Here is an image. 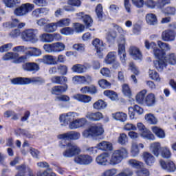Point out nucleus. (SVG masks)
I'll use <instances>...</instances> for the list:
<instances>
[{
    "instance_id": "8",
    "label": "nucleus",
    "mask_w": 176,
    "mask_h": 176,
    "mask_svg": "<svg viewBox=\"0 0 176 176\" xmlns=\"http://www.w3.org/2000/svg\"><path fill=\"white\" fill-rule=\"evenodd\" d=\"M118 56L120 57V61L122 64H126V60H127V55L126 54V38L124 36L121 35L118 40Z\"/></svg>"
},
{
    "instance_id": "40",
    "label": "nucleus",
    "mask_w": 176,
    "mask_h": 176,
    "mask_svg": "<svg viewBox=\"0 0 176 176\" xmlns=\"http://www.w3.org/2000/svg\"><path fill=\"white\" fill-rule=\"evenodd\" d=\"M147 91L146 89L142 90L136 96V101L138 104H144L145 102V96H146Z\"/></svg>"
},
{
    "instance_id": "38",
    "label": "nucleus",
    "mask_w": 176,
    "mask_h": 176,
    "mask_svg": "<svg viewBox=\"0 0 176 176\" xmlns=\"http://www.w3.org/2000/svg\"><path fill=\"white\" fill-rule=\"evenodd\" d=\"M39 39L41 42L43 43H52V34L49 33H43L39 35Z\"/></svg>"
},
{
    "instance_id": "57",
    "label": "nucleus",
    "mask_w": 176,
    "mask_h": 176,
    "mask_svg": "<svg viewBox=\"0 0 176 176\" xmlns=\"http://www.w3.org/2000/svg\"><path fill=\"white\" fill-rule=\"evenodd\" d=\"M75 30L72 28L66 27L60 30V34L63 35H72Z\"/></svg>"
},
{
    "instance_id": "15",
    "label": "nucleus",
    "mask_w": 176,
    "mask_h": 176,
    "mask_svg": "<svg viewBox=\"0 0 176 176\" xmlns=\"http://www.w3.org/2000/svg\"><path fill=\"white\" fill-rule=\"evenodd\" d=\"M60 140H72L75 141L80 138V133L75 131H69L66 133L60 134L58 136Z\"/></svg>"
},
{
    "instance_id": "11",
    "label": "nucleus",
    "mask_w": 176,
    "mask_h": 176,
    "mask_svg": "<svg viewBox=\"0 0 176 176\" xmlns=\"http://www.w3.org/2000/svg\"><path fill=\"white\" fill-rule=\"evenodd\" d=\"M144 47L147 50L153 49V54L156 58H160L163 54H166V52H164L163 51H161L160 49L157 48V45H156V43L155 42L149 43V41L146 40L144 41Z\"/></svg>"
},
{
    "instance_id": "9",
    "label": "nucleus",
    "mask_w": 176,
    "mask_h": 176,
    "mask_svg": "<svg viewBox=\"0 0 176 176\" xmlns=\"http://www.w3.org/2000/svg\"><path fill=\"white\" fill-rule=\"evenodd\" d=\"M34 8H35L34 4H31L30 3H23L14 10V14H15V16H18L19 17L27 16L30 12L32 11Z\"/></svg>"
},
{
    "instance_id": "6",
    "label": "nucleus",
    "mask_w": 176,
    "mask_h": 176,
    "mask_svg": "<svg viewBox=\"0 0 176 176\" xmlns=\"http://www.w3.org/2000/svg\"><path fill=\"white\" fill-rule=\"evenodd\" d=\"M12 85H31V83H45V80L41 77L23 78L19 77L11 80Z\"/></svg>"
},
{
    "instance_id": "43",
    "label": "nucleus",
    "mask_w": 176,
    "mask_h": 176,
    "mask_svg": "<svg viewBox=\"0 0 176 176\" xmlns=\"http://www.w3.org/2000/svg\"><path fill=\"white\" fill-rule=\"evenodd\" d=\"M57 27L56 22L47 23V25L44 27V31L48 33L54 32L57 30Z\"/></svg>"
},
{
    "instance_id": "50",
    "label": "nucleus",
    "mask_w": 176,
    "mask_h": 176,
    "mask_svg": "<svg viewBox=\"0 0 176 176\" xmlns=\"http://www.w3.org/2000/svg\"><path fill=\"white\" fill-rule=\"evenodd\" d=\"M71 23V19L66 18V19H60L56 22L57 27L61 28V27H68Z\"/></svg>"
},
{
    "instance_id": "33",
    "label": "nucleus",
    "mask_w": 176,
    "mask_h": 176,
    "mask_svg": "<svg viewBox=\"0 0 176 176\" xmlns=\"http://www.w3.org/2000/svg\"><path fill=\"white\" fill-rule=\"evenodd\" d=\"M144 119L148 124H157V118L152 113H148L144 116Z\"/></svg>"
},
{
    "instance_id": "3",
    "label": "nucleus",
    "mask_w": 176,
    "mask_h": 176,
    "mask_svg": "<svg viewBox=\"0 0 176 176\" xmlns=\"http://www.w3.org/2000/svg\"><path fill=\"white\" fill-rule=\"evenodd\" d=\"M157 60L154 61V65L157 71H163L167 64L170 65H176V54L169 53L166 56L163 54L160 58H157Z\"/></svg>"
},
{
    "instance_id": "22",
    "label": "nucleus",
    "mask_w": 176,
    "mask_h": 176,
    "mask_svg": "<svg viewBox=\"0 0 176 176\" xmlns=\"http://www.w3.org/2000/svg\"><path fill=\"white\" fill-rule=\"evenodd\" d=\"M150 151L155 157H159L160 155V151H162V146L160 142H153L150 145Z\"/></svg>"
},
{
    "instance_id": "17",
    "label": "nucleus",
    "mask_w": 176,
    "mask_h": 176,
    "mask_svg": "<svg viewBox=\"0 0 176 176\" xmlns=\"http://www.w3.org/2000/svg\"><path fill=\"white\" fill-rule=\"evenodd\" d=\"M92 45L95 47L96 50L97 54H98L100 58H102V53L105 50V45L102 41L100 40L99 38H96L92 41Z\"/></svg>"
},
{
    "instance_id": "19",
    "label": "nucleus",
    "mask_w": 176,
    "mask_h": 176,
    "mask_svg": "<svg viewBox=\"0 0 176 176\" xmlns=\"http://www.w3.org/2000/svg\"><path fill=\"white\" fill-rule=\"evenodd\" d=\"M85 118L91 122H100L104 116H102V113L100 111H88L85 115Z\"/></svg>"
},
{
    "instance_id": "2",
    "label": "nucleus",
    "mask_w": 176,
    "mask_h": 176,
    "mask_svg": "<svg viewBox=\"0 0 176 176\" xmlns=\"http://www.w3.org/2000/svg\"><path fill=\"white\" fill-rule=\"evenodd\" d=\"M79 113L76 112H68L60 114L59 116V120L61 126H68L70 130H76V129H80L87 124V120L86 118H79Z\"/></svg>"
},
{
    "instance_id": "16",
    "label": "nucleus",
    "mask_w": 176,
    "mask_h": 176,
    "mask_svg": "<svg viewBox=\"0 0 176 176\" xmlns=\"http://www.w3.org/2000/svg\"><path fill=\"white\" fill-rule=\"evenodd\" d=\"M160 164L162 168L167 171V173H174L176 170L175 164L173 161L165 162L163 160H160Z\"/></svg>"
},
{
    "instance_id": "10",
    "label": "nucleus",
    "mask_w": 176,
    "mask_h": 176,
    "mask_svg": "<svg viewBox=\"0 0 176 176\" xmlns=\"http://www.w3.org/2000/svg\"><path fill=\"white\" fill-rule=\"evenodd\" d=\"M66 148V151L63 152L64 157H74L76 155H79L81 151L80 148L74 142L67 143Z\"/></svg>"
},
{
    "instance_id": "37",
    "label": "nucleus",
    "mask_w": 176,
    "mask_h": 176,
    "mask_svg": "<svg viewBox=\"0 0 176 176\" xmlns=\"http://www.w3.org/2000/svg\"><path fill=\"white\" fill-rule=\"evenodd\" d=\"M116 60V52H109L104 58V63L106 64H112L115 63Z\"/></svg>"
},
{
    "instance_id": "29",
    "label": "nucleus",
    "mask_w": 176,
    "mask_h": 176,
    "mask_svg": "<svg viewBox=\"0 0 176 176\" xmlns=\"http://www.w3.org/2000/svg\"><path fill=\"white\" fill-rule=\"evenodd\" d=\"M146 22L148 25H157V16L155 14H147L146 15Z\"/></svg>"
},
{
    "instance_id": "26",
    "label": "nucleus",
    "mask_w": 176,
    "mask_h": 176,
    "mask_svg": "<svg viewBox=\"0 0 176 176\" xmlns=\"http://www.w3.org/2000/svg\"><path fill=\"white\" fill-rule=\"evenodd\" d=\"M143 159L147 164V166H153V163H155V159L153 155H152L149 152H144L143 153Z\"/></svg>"
},
{
    "instance_id": "41",
    "label": "nucleus",
    "mask_w": 176,
    "mask_h": 176,
    "mask_svg": "<svg viewBox=\"0 0 176 176\" xmlns=\"http://www.w3.org/2000/svg\"><path fill=\"white\" fill-rule=\"evenodd\" d=\"M157 43L158 47L161 49L160 51L164 53H165L164 52H170V50H171V46H170V44L168 43H164L162 41H158Z\"/></svg>"
},
{
    "instance_id": "62",
    "label": "nucleus",
    "mask_w": 176,
    "mask_h": 176,
    "mask_svg": "<svg viewBox=\"0 0 176 176\" xmlns=\"http://www.w3.org/2000/svg\"><path fill=\"white\" fill-rule=\"evenodd\" d=\"M73 49L77 52H80V53H83V52L85 50V44L82 43L74 44L73 45Z\"/></svg>"
},
{
    "instance_id": "47",
    "label": "nucleus",
    "mask_w": 176,
    "mask_h": 176,
    "mask_svg": "<svg viewBox=\"0 0 176 176\" xmlns=\"http://www.w3.org/2000/svg\"><path fill=\"white\" fill-rule=\"evenodd\" d=\"M131 153L133 157L138 156V154L140 153V148H138V144L137 143V142H132Z\"/></svg>"
},
{
    "instance_id": "32",
    "label": "nucleus",
    "mask_w": 176,
    "mask_h": 176,
    "mask_svg": "<svg viewBox=\"0 0 176 176\" xmlns=\"http://www.w3.org/2000/svg\"><path fill=\"white\" fill-rule=\"evenodd\" d=\"M72 71L76 74H85L87 71V67L85 66V65L76 64L72 66Z\"/></svg>"
},
{
    "instance_id": "56",
    "label": "nucleus",
    "mask_w": 176,
    "mask_h": 176,
    "mask_svg": "<svg viewBox=\"0 0 176 176\" xmlns=\"http://www.w3.org/2000/svg\"><path fill=\"white\" fill-rule=\"evenodd\" d=\"M122 93L124 95H125L126 97H131V89H130V87L127 84H124L122 85Z\"/></svg>"
},
{
    "instance_id": "20",
    "label": "nucleus",
    "mask_w": 176,
    "mask_h": 176,
    "mask_svg": "<svg viewBox=\"0 0 176 176\" xmlns=\"http://www.w3.org/2000/svg\"><path fill=\"white\" fill-rule=\"evenodd\" d=\"M129 56L133 58V60H142V53L140 49L135 46H131L129 50Z\"/></svg>"
},
{
    "instance_id": "28",
    "label": "nucleus",
    "mask_w": 176,
    "mask_h": 176,
    "mask_svg": "<svg viewBox=\"0 0 176 176\" xmlns=\"http://www.w3.org/2000/svg\"><path fill=\"white\" fill-rule=\"evenodd\" d=\"M144 104L147 107H153L156 104V96L155 94L152 93L148 94L145 98Z\"/></svg>"
},
{
    "instance_id": "45",
    "label": "nucleus",
    "mask_w": 176,
    "mask_h": 176,
    "mask_svg": "<svg viewBox=\"0 0 176 176\" xmlns=\"http://www.w3.org/2000/svg\"><path fill=\"white\" fill-rule=\"evenodd\" d=\"M19 54L14 52H8L2 58L4 61H9V60H16L19 57Z\"/></svg>"
},
{
    "instance_id": "60",
    "label": "nucleus",
    "mask_w": 176,
    "mask_h": 176,
    "mask_svg": "<svg viewBox=\"0 0 176 176\" xmlns=\"http://www.w3.org/2000/svg\"><path fill=\"white\" fill-rule=\"evenodd\" d=\"M142 137L143 138H146V140H149L150 141H155V135L151 132L148 129H147V132L142 133Z\"/></svg>"
},
{
    "instance_id": "1",
    "label": "nucleus",
    "mask_w": 176,
    "mask_h": 176,
    "mask_svg": "<svg viewBox=\"0 0 176 176\" xmlns=\"http://www.w3.org/2000/svg\"><path fill=\"white\" fill-rule=\"evenodd\" d=\"M109 153L107 152L102 153L98 155L96 158V162L99 166H116L122 163L124 159L129 156V151L127 148L121 147L119 149L115 150L109 160ZM109 160V162L108 161Z\"/></svg>"
},
{
    "instance_id": "12",
    "label": "nucleus",
    "mask_w": 176,
    "mask_h": 176,
    "mask_svg": "<svg viewBox=\"0 0 176 176\" xmlns=\"http://www.w3.org/2000/svg\"><path fill=\"white\" fill-rule=\"evenodd\" d=\"M144 47L147 50L153 49V54L156 58H160L163 54H166V52H164L163 51H161L160 49L157 48V45H156V43L155 42L149 43V41L146 40L144 41Z\"/></svg>"
},
{
    "instance_id": "61",
    "label": "nucleus",
    "mask_w": 176,
    "mask_h": 176,
    "mask_svg": "<svg viewBox=\"0 0 176 176\" xmlns=\"http://www.w3.org/2000/svg\"><path fill=\"white\" fill-rule=\"evenodd\" d=\"M83 79H85V76H76L72 78L73 83H75L76 85H82L84 83Z\"/></svg>"
},
{
    "instance_id": "30",
    "label": "nucleus",
    "mask_w": 176,
    "mask_h": 176,
    "mask_svg": "<svg viewBox=\"0 0 176 176\" xmlns=\"http://www.w3.org/2000/svg\"><path fill=\"white\" fill-rule=\"evenodd\" d=\"M68 89V85L64 86L56 85L52 88V94H61V93H65Z\"/></svg>"
},
{
    "instance_id": "39",
    "label": "nucleus",
    "mask_w": 176,
    "mask_h": 176,
    "mask_svg": "<svg viewBox=\"0 0 176 176\" xmlns=\"http://www.w3.org/2000/svg\"><path fill=\"white\" fill-rule=\"evenodd\" d=\"M127 163L131 167H133V168H142L144 167V163L137 161L135 159L129 160Z\"/></svg>"
},
{
    "instance_id": "23",
    "label": "nucleus",
    "mask_w": 176,
    "mask_h": 176,
    "mask_svg": "<svg viewBox=\"0 0 176 176\" xmlns=\"http://www.w3.org/2000/svg\"><path fill=\"white\" fill-rule=\"evenodd\" d=\"M40 63H43V64H46L47 65H56L57 64L56 58L52 55L44 56L43 58L40 59Z\"/></svg>"
},
{
    "instance_id": "24",
    "label": "nucleus",
    "mask_w": 176,
    "mask_h": 176,
    "mask_svg": "<svg viewBox=\"0 0 176 176\" xmlns=\"http://www.w3.org/2000/svg\"><path fill=\"white\" fill-rule=\"evenodd\" d=\"M97 148L100 151L104 152L112 151V143L107 141H102L97 144Z\"/></svg>"
},
{
    "instance_id": "4",
    "label": "nucleus",
    "mask_w": 176,
    "mask_h": 176,
    "mask_svg": "<svg viewBox=\"0 0 176 176\" xmlns=\"http://www.w3.org/2000/svg\"><path fill=\"white\" fill-rule=\"evenodd\" d=\"M104 134V128L100 124L91 125L88 129L82 132V137L89 138V137H100Z\"/></svg>"
},
{
    "instance_id": "55",
    "label": "nucleus",
    "mask_w": 176,
    "mask_h": 176,
    "mask_svg": "<svg viewBox=\"0 0 176 176\" xmlns=\"http://www.w3.org/2000/svg\"><path fill=\"white\" fill-rule=\"evenodd\" d=\"M127 142H129L127 135H126V133H121L118 138V143H120V145H126Z\"/></svg>"
},
{
    "instance_id": "21",
    "label": "nucleus",
    "mask_w": 176,
    "mask_h": 176,
    "mask_svg": "<svg viewBox=\"0 0 176 176\" xmlns=\"http://www.w3.org/2000/svg\"><path fill=\"white\" fill-rule=\"evenodd\" d=\"M23 69L24 71H28V72H38L41 68L39 65L36 63H26L22 65Z\"/></svg>"
},
{
    "instance_id": "35",
    "label": "nucleus",
    "mask_w": 176,
    "mask_h": 176,
    "mask_svg": "<svg viewBox=\"0 0 176 176\" xmlns=\"http://www.w3.org/2000/svg\"><path fill=\"white\" fill-rule=\"evenodd\" d=\"M112 118L119 122H126V120H127V114L123 112H117L112 113Z\"/></svg>"
},
{
    "instance_id": "49",
    "label": "nucleus",
    "mask_w": 176,
    "mask_h": 176,
    "mask_svg": "<svg viewBox=\"0 0 176 176\" xmlns=\"http://www.w3.org/2000/svg\"><path fill=\"white\" fill-rule=\"evenodd\" d=\"M30 50V48L28 47H25L24 45H19L16 47H14L12 49V52H16V53H24L27 55V52Z\"/></svg>"
},
{
    "instance_id": "54",
    "label": "nucleus",
    "mask_w": 176,
    "mask_h": 176,
    "mask_svg": "<svg viewBox=\"0 0 176 176\" xmlns=\"http://www.w3.org/2000/svg\"><path fill=\"white\" fill-rule=\"evenodd\" d=\"M36 23L38 27H46L48 23H50V20L47 18H41L36 21Z\"/></svg>"
},
{
    "instance_id": "18",
    "label": "nucleus",
    "mask_w": 176,
    "mask_h": 176,
    "mask_svg": "<svg viewBox=\"0 0 176 176\" xmlns=\"http://www.w3.org/2000/svg\"><path fill=\"white\" fill-rule=\"evenodd\" d=\"M175 36V31L173 30H166L162 33V41H164V42H174Z\"/></svg>"
},
{
    "instance_id": "46",
    "label": "nucleus",
    "mask_w": 176,
    "mask_h": 176,
    "mask_svg": "<svg viewBox=\"0 0 176 176\" xmlns=\"http://www.w3.org/2000/svg\"><path fill=\"white\" fill-rule=\"evenodd\" d=\"M160 155L163 159H170L171 157V151L168 147H162Z\"/></svg>"
},
{
    "instance_id": "59",
    "label": "nucleus",
    "mask_w": 176,
    "mask_h": 176,
    "mask_svg": "<svg viewBox=\"0 0 176 176\" xmlns=\"http://www.w3.org/2000/svg\"><path fill=\"white\" fill-rule=\"evenodd\" d=\"M28 56L29 55H23L21 56H18L16 60H13L14 64H21V63H24L25 61H27L28 60Z\"/></svg>"
},
{
    "instance_id": "58",
    "label": "nucleus",
    "mask_w": 176,
    "mask_h": 176,
    "mask_svg": "<svg viewBox=\"0 0 176 176\" xmlns=\"http://www.w3.org/2000/svg\"><path fill=\"white\" fill-rule=\"evenodd\" d=\"M98 85L102 89H109L111 87V82L105 79H101L98 81Z\"/></svg>"
},
{
    "instance_id": "64",
    "label": "nucleus",
    "mask_w": 176,
    "mask_h": 176,
    "mask_svg": "<svg viewBox=\"0 0 176 176\" xmlns=\"http://www.w3.org/2000/svg\"><path fill=\"white\" fill-rule=\"evenodd\" d=\"M137 176H149V170L146 168H142L136 172Z\"/></svg>"
},
{
    "instance_id": "36",
    "label": "nucleus",
    "mask_w": 176,
    "mask_h": 176,
    "mask_svg": "<svg viewBox=\"0 0 176 176\" xmlns=\"http://www.w3.org/2000/svg\"><path fill=\"white\" fill-rule=\"evenodd\" d=\"M104 96L106 97H108L111 100V101H118L119 100V96H118V94L112 90H105L103 92Z\"/></svg>"
},
{
    "instance_id": "25",
    "label": "nucleus",
    "mask_w": 176,
    "mask_h": 176,
    "mask_svg": "<svg viewBox=\"0 0 176 176\" xmlns=\"http://www.w3.org/2000/svg\"><path fill=\"white\" fill-rule=\"evenodd\" d=\"M51 82L54 85H64L68 82V78L64 76H54L51 78Z\"/></svg>"
},
{
    "instance_id": "27",
    "label": "nucleus",
    "mask_w": 176,
    "mask_h": 176,
    "mask_svg": "<svg viewBox=\"0 0 176 176\" xmlns=\"http://www.w3.org/2000/svg\"><path fill=\"white\" fill-rule=\"evenodd\" d=\"M151 130L157 138H160L161 140L166 138V133L162 128L154 126L151 127Z\"/></svg>"
},
{
    "instance_id": "13",
    "label": "nucleus",
    "mask_w": 176,
    "mask_h": 176,
    "mask_svg": "<svg viewBox=\"0 0 176 176\" xmlns=\"http://www.w3.org/2000/svg\"><path fill=\"white\" fill-rule=\"evenodd\" d=\"M74 162L77 164L89 166V164L93 163V157L89 155H80L75 157Z\"/></svg>"
},
{
    "instance_id": "52",
    "label": "nucleus",
    "mask_w": 176,
    "mask_h": 176,
    "mask_svg": "<svg viewBox=\"0 0 176 176\" xmlns=\"http://www.w3.org/2000/svg\"><path fill=\"white\" fill-rule=\"evenodd\" d=\"M170 3H171L170 0H157L155 2V6L158 9H163L166 5H170Z\"/></svg>"
},
{
    "instance_id": "63",
    "label": "nucleus",
    "mask_w": 176,
    "mask_h": 176,
    "mask_svg": "<svg viewBox=\"0 0 176 176\" xmlns=\"http://www.w3.org/2000/svg\"><path fill=\"white\" fill-rule=\"evenodd\" d=\"M118 170L115 168L106 170L103 173H102V176H113L116 175Z\"/></svg>"
},
{
    "instance_id": "44",
    "label": "nucleus",
    "mask_w": 176,
    "mask_h": 176,
    "mask_svg": "<svg viewBox=\"0 0 176 176\" xmlns=\"http://www.w3.org/2000/svg\"><path fill=\"white\" fill-rule=\"evenodd\" d=\"M162 12L166 16H175L176 8L174 6H168L162 10Z\"/></svg>"
},
{
    "instance_id": "34",
    "label": "nucleus",
    "mask_w": 176,
    "mask_h": 176,
    "mask_svg": "<svg viewBox=\"0 0 176 176\" xmlns=\"http://www.w3.org/2000/svg\"><path fill=\"white\" fill-rule=\"evenodd\" d=\"M107 105L105 101L100 99L94 103L93 108L96 111H102V109H105L107 108Z\"/></svg>"
},
{
    "instance_id": "31",
    "label": "nucleus",
    "mask_w": 176,
    "mask_h": 176,
    "mask_svg": "<svg viewBox=\"0 0 176 176\" xmlns=\"http://www.w3.org/2000/svg\"><path fill=\"white\" fill-rule=\"evenodd\" d=\"M28 49L27 56H30V57H39V56L42 55V51L38 48L28 47Z\"/></svg>"
},
{
    "instance_id": "14",
    "label": "nucleus",
    "mask_w": 176,
    "mask_h": 176,
    "mask_svg": "<svg viewBox=\"0 0 176 176\" xmlns=\"http://www.w3.org/2000/svg\"><path fill=\"white\" fill-rule=\"evenodd\" d=\"M76 16L79 20H82L83 23L86 25L87 28H90L93 25V19L88 14H85L84 12H78L76 14Z\"/></svg>"
},
{
    "instance_id": "51",
    "label": "nucleus",
    "mask_w": 176,
    "mask_h": 176,
    "mask_svg": "<svg viewBox=\"0 0 176 176\" xmlns=\"http://www.w3.org/2000/svg\"><path fill=\"white\" fill-rule=\"evenodd\" d=\"M148 76L152 79V80H156V82H160V76L159 74L155 71L150 69L148 71Z\"/></svg>"
},
{
    "instance_id": "53",
    "label": "nucleus",
    "mask_w": 176,
    "mask_h": 176,
    "mask_svg": "<svg viewBox=\"0 0 176 176\" xmlns=\"http://www.w3.org/2000/svg\"><path fill=\"white\" fill-rule=\"evenodd\" d=\"M96 13L99 21H101L102 20V17L104 14V12H102V5L98 4L96 6Z\"/></svg>"
},
{
    "instance_id": "7",
    "label": "nucleus",
    "mask_w": 176,
    "mask_h": 176,
    "mask_svg": "<svg viewBox=\"0 0 176 176\" xmlns=\"http://www.w3.org/2000/svg\"><path fill=\"white\" fill-rule=\"evenodd\" d=\"M43 49L46 53H60L65 50V44L61 42L45 44Z\"/></svg>"
},
{
    "instance_id": "42",
    "label": "nucleus",
    "mask_w": 176,
    "mask_h": 176,
    "mask_svg": "<svg viewBox=\"0 0 176 176\" xmlns=\"http://www.w3.org/2000/svg\"><path fill=\"white\" fill-rule=\"evenodd\" d=\"M20 21L17 19H12L11 22H6L3 23L4 28H14L19 25Z\"/></svg>"
},
{
    "instance_id": "5",
    "label": "nucleus",
    "mask_w": 176,
    "mask_h": 176,
    "mask_svg": "<svg viewBox=\"0 0 176 176\" xmlns=\"http://www.w3.org/2000/svg\"><path fill=\"white\" fill-rule=\"evenodd\" d=\"M38 34L39 30H38V29H28L21 33V37L23 42L36 43V42L38 41Z\"/></svg>"
},
{
    "instance_id": "48",
    "label": "nucleus",
    "mask_w": 176,
    "mask_h": 176,
    "mask_svg": "<svg viewBox=\"0 0 176 176\" xmlns=\"http://www.w3.org/2000/svg\"><path fill=\"white\" fill-rule=\"evenodd\" d=\"M3 2L7 8H14L21 3V0H3Z\"/></svg>"
}]
</instances>
